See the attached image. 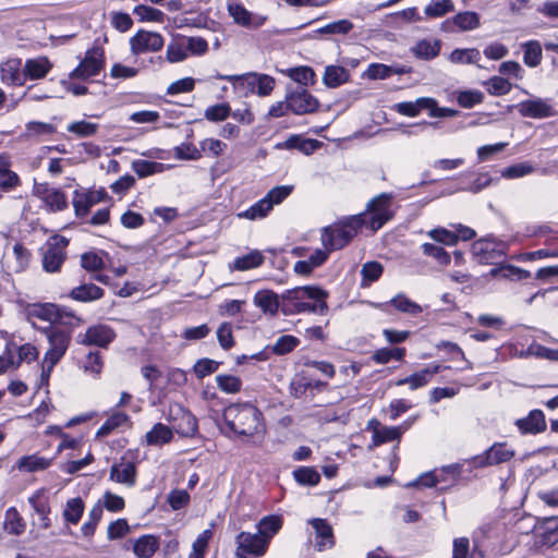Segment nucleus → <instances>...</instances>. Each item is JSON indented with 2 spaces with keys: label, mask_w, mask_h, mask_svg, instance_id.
Wrapping results in <instances>:
<instances>
[{
  "label": "nucleus",
  "mask_w": 558,
  "mask_h": 558,
  "mask_svg": "<svg viewBox=\"0 0 558 558\" xmlns=\"http://www.w3.org/2000/svg\"><path fill=\"white\" fill-rule=\"evenodd\" d=\"M223 420L230 429L245 442L259 446L266 435L263 413L251 403H234L223 411Z\"/></svg>",
  "instance_id": "f257e3e1"
},
{
  "label": "nucleus",
  "mask_w": 558,
  "mask_h": 558,
  "mask_svg": "<svg viewBox=\"0 0 558 558\" xmlns=\"http://www.w3.org/2000/svg\"><path fill=\"white\" fill-rule=\"evenodd\" d=\"M327 296L328 293L317 287H296L281 294V312L287 316L304 312L325 315L328 312Z\"/></svg>",
  "instance_id": "f03ea898"
},
{
  "label": "nucleus",
  "mask_w": 558,
  "mask_h": 558,
  "mask_svg": "<svg viewBox=\"0 0 558 558\" xmlns=\"http://www.w3.org/2000/svg\"><path fill=\"white\" fill-rule=\"evenodd\" d=\"M362 216H353L343 222L325 227L322 230V244L327 252L341 250L357 234L362 228Z\"/></svg>",
  "instance_id": "7ed1b4c3"
},
{
  "label": "nucleus",
  "mask_w": 558,
  "mask_h": 558,
  "mask_svg": "<svg viewBox=\"0 0 558 558\" xmlns=\"http://www.w3.org/2000/svg\"><path fill=\"white\" fill-rule=\"evenodd\" d=\"M392 195L389 193H381L376 197L372 198L367 204V214H362V219L372 229L377 231L383 228L393 217V210L391 209Z\"/></svg>",
  "instance_id": "20e7f679"
},
{
  "label": "nucleus",
  "mask_w": 558,
  "mask_h": 558,
  "mask_svg": "<svg viewBox=\"0 0 558 558\" xmlns=\"http://www.w3.org/2000/svg\"><path fill=\"white\" fill-rule=\"evenodd\" d=\"M69 240L65 236L56 234L50 236L41 246V264L46 272H59L66 259V247Z\"/></svg>",
  "instance_id": "39448f33"
},
{
  "label": "nucleus",
  "mask_w": 558,
  "mask_h": 558,
  "mask_svg": "<svg viewBox=\"0 0 558 558\" xmlns=\"http://www.w3.org/2000/svg\"><path fill=\"white\" fill-rule=\"evenodd\" d=\"M508 245L494 238H485L472 244V254L481 264L497 265L506 256Z\"/></svg>",
  "instance_id": "423d86ee"
},
{
  "label": "nucleus",
  "mask_w": 558,
  "mask_h": 558,
  "mask_svg": "<svg viewBox=\"0 0 558 558\" xmlns=\"http://www.w3.org/2000/svg\"><path fill=\"white\" fill-rule=\"evenodd\" d=\"M235 558H260L269 547V544L257 532H240L235 536Z\"/></svg>",
  "instance_id": "0eeeda50"
},
{
  "label": "nucleus",
  "mask_w": 558,
  "mask_h": 558,
  "mask_svg": "<svg viewBox=\"0 0 558 558\" xmlns=\"http://www.w3.org/2000/svg\"><path fill=\"white\" fill-rule=\"evenodd\" d=\"M515 454L513 448L507 442H495L483 453L473 457L470 463L474 468L498 465L510 461Z\"/></svg>",
  "instance_id": "6e6552de"
},
{
  "label": "nucleus",
  "mask_w": 558,
  "mask_h": 558,
  "mask_svg": "<svg viewBox=\"0 0 558 558\" xmlns=\"http://www.w3.org/2000/svg\"><path fill=\"white\" fill-rule=\"evenodd\" d=\"M227 11L234 24L248 29H257L268 20L265 14L247 10L239 0H227Z\"/></svg>",
  "instance_id": "1a4fd4ad"
},
{
  "label": "nucleus",
  "mask_w": 558,
  "mask_h": 558,
  "mask_svg": "<svg viewBox=\"0 0 558 558\" xmlns=\"http://www.w3.org/2000/svg\"><path fill=\"white\" fill-rule=\"evenodd\" d=\"M105 65L104 50L93 47L85 52L80 64L70 73L71 78L87 80L100 73Z\"/></svg>",
  "instance_id": "9d476101"
},
{
  "label": "nucleus",
  "mask_w": 558,
  "mask_h": 558,
  "mask_svg": "<svg viewBox=\"0 0 558 558\" xmlns=\"http://www.w3.org/2000/svg\"><path fill=\"white\" fill-rule=\"evenodd\" d=\"M169 421L180 436L192 437L197 432L196 417L181 404H172L169 408Z\"/></svg>",
  "instance_id": "9b49d317"
},
{
  "label": "nucleus",
  "mask_w": 558,
  "mask_h": 558,
  "mask_svg": "<svg viewBox=\"0 0 558 558\" xmlns=\"http://www.w3.org/2000/svg\"><path fill=\"white\" fill-rule=\"evenodd\" d=\"M44 331L49 343V349L46 351L44 356L46 360H51V362H60L69 349L71 342L70 332L51 326L45 328Z\"/></svg>",
  "instance_id": "f8f14e48"
},
{
  "label": "nucleus",
  "mask_w": 558,
  "mask_h": 558,
  "mask_svg": "<svg viewBox=\"0 0 558 558\" xmlns=\"http://www.w3.org/2000/svg\"><path fill=\"white\" fill-rule=\"evenodd\" d=\"M517 109L523 118L546 119L556 116V110L550 100L539 97L520 101Z\"/></svg>",
  "instance_id": "ddd939ff"
},
{
  "label": "nucleus",
  "mask_w": 558,
  "mask_h": 558,
  "mask_svg": "<svg viewBox=\"0 0 558 558\" xmlns=\"http://www.w3.org/2000/svg\"><path fill=\"white\" fill-rule=\"evenodd\" d=\"M163 44V37L156 32L138 31L130 38L131 52L135 56L159 51Z\"/></svg>",
  "instance_id": "4468645a"
},
{
  "label": "nucleus",
  "mask_w": 558,
  "mask_h": 558,
  "mask_svg": "<svg viewBox=\"0 0 558 558\" xmlns=\"http://www.w3.org/2000/svg\"><path fill=\"white\" fill-rule=\"evenodd\" d=\"M291 111L295 114H307L318 108V100L303 86H296L287 93Z\"/></svg>",
  "instance_id": "2eb2a0df"
},
{
  "label": "nucleus",
  "mask_w": 558,
  "mask_h": 558,
  "mask_svg": "<svg viewBox=\"0 0 558 558\" xmlns=\"http://www.w3.org/2000/svg\"><path fill=\"white\" fill-rule=\"evenodd\" d=\"M116 331L111 327L98 324L88 327L85 333H80L77 342L84 345L107 348L116 339Z\"/></svg>",
  "instance_id": "dca6fc26"
},
{
  "label": "nucleus",
  "mask_w": 558,
  "mask_h": 558,
  "mask_svg": "<svg viewBox=\"0 0 558 558\" xmlns=\"http://www.w3.org/2000/svg\"><path fill=\"white\" fill-rule=\"evenodd\" d=\"M136 475V463L126 457H122L119 462L113 463L110 468V480L128 487L135 485Z\"/></svg>",
  "instance_id": "f3484780"
},
{
  "label": "nucleus",
  "mask_w": 558,
  "mask_h": 558,
  "mask_svg": "<svg viewBox=\"0 0 558 558\" xmlns=\"http://www.w3.org/2000/svg\"><path fill=\"white\" fill-rule=\"evenodd\" d=\"M445 368H449V366H441L439 364H430V365L426 366L425 368H423L418 372H415L414 374H412L408 377L398 379L395 383V385L396 386L409 385L411 390H416L418 388L426 386L434 375H436L437 373H439L441 369H445Z\"/></svg>",
  "instance_id": "a211bd4d"
},
{
  "label": "nucleus",
  "mask_w": 558,
  "mask_h": 558,
  "mask_svg": "<svg viewBox=\"0 0 558 558\" xmlns=\"http://www.w3.org/2000/svg\"><path fill=\"white\" fill-rule=\"evenodd\" d=\"M275 87V78L260 73H247L245 90L243 96L248 93L257 94L260 97L269 96Z\"/></svg>",
  "instance_id": "6ab92c4d"
},
{
  "label": "nucleus",
  "mask_w": 558,
  "mask_h": 558,
  "mask_svg": "<svg viewBox=\"0 0 558 558\" xmlns=\"http://www.w3.org/2000/svg\"><path fill=\"white\" fill-rule=\"evenodd\" d=\"M28 502L38 515L39 526L44 530L48 529L51 522L49 519L50 506L47 490L45 488L36 490L28 497Z\"/></svg>",
  "instance_id": "aec40b11"
},
{
  "label": "nucleus",
  "mask_w": 558,
  "mask_h": 558,
  "mask_svg": "<svg viewBox=\"0 0 558 558\" xmlns=\"http://www.w3.org/2000/svg\"><path fill=\"white\" fill-rule=\"evenodd\" d=\"M36 193L51 211H61L68 207V198L59 189L40 185Z\"/></svg>",
  "instance_id": "412c9836"
},
{
  "label": "nucleus",
  "mask_w": 558,
  "mask_h": 558,
  "mask_svg": "<svg viewBox=\"0 0 558 558\" xmlns=\"http://www.w3.org/2000/svg\"><path fill=\"white\" fill-rule=\"evenodd\" d=\"M0 77L7 85H24L25 75L21 59H10L3 62L0 66Z\"/></svg>",
  "instance_id": "4be33fe9"
},
{
  "label": "nucleus",
  "mask_w": 558,
  "mask_h": 558,
  "mask_svg": "<svg viewBox=\"0 0 558 558\" xmlns=\"http://www.w3.org/2000/svg\"><path fill=\"white\" fill-rule=\"evenodd\" d=\"M310 524L314 529L315 544L314 546L319 550H325L333 546L332 527L324 519H312Z\"/></svg>",
  "instance_id": "5701e85b"
},
{
  "label": "nucleus",
  "mask_w": 558,
  "mask_h": 558,
  "mask_svg": "<svg viewBox=\"0 0 558 558\" xmlns=\"http://www.w3.org/2000/svg\"><path fill=\"white\" fill-rule=\"evenodd\" d=\"M59 305L53 303H35L26 307V316L29 322L34 318L56 324L58 320Z\"/></svg>",
  "instance_id": "b1692460"
},
{
  "label": "nucleus",
  "mask_w": 558,
  "mask_h": 558,
  "mask_svg": "<svg viewBox=\"0 0 558 558\" xmlns=\"http://www.w3.org/2000/svg\"><path fill=\"white\" fill-rule=\"evenodd\" d=\"M253 302L265 314L276 315L281 310V296L271 290H259L255 293Z\"/></svg>",
  "instance_id": "393cba45"
},
{
  "label": "nucleus",
  "mask_w": 558,
  "mask_h": 558,
  "mask_svg": "<svg viewBox=\"0 0 558 558\" xmlns=\"http://www.w3.org/2000/svg\"><path fill=\"white\" fill-rule=\"evenodd\" d=\"M52 69V63L46 57L27 59L24 64L25 81L44 78Z\"/></svg>",
  "instance_id": "a878e982"
},
{
  "label": "nucleus",
  "mask_w": 558,
  "mask_h": 558,
  "mask_svg": "<svg viewBox=\"0 0 558 558\" xmlns=\"http://www.w3.org/2000/svg\"><path fill=\"white\" fill-rule=\"evenodd\" d=\"M172 438V428L162 423H156L153 428L146 433L145 442L147 446L160 447L169 444Z\"/></svg>",
  "instance_id": "bb28decb"
},
{
  "label": "nucleus",
  "mask_w": 558,
  "mask_h": 558,
  "mask_svg": "<svg viewBox=\"0 0 558 558\" xmlns=\"http://www.w3.org/2000/svg\"><path fill=\"white\" fill-rule=\"evenodd\" d=\"M158 548V537L150 534L138 537L133 544V553L137 558H151Z\"/></svg>",
  "instance_id": "cd10ccee"
},
{
  "label": "nucleus",
  "mask_w": 558,
  "mask_h": 558,
  "mask_svg": "<svg viewBox=\"0 0 558 558\" xmlns=\"http://www.w3.org/2000/svg\"><path fill=\"white\" fill-rule=\"evenodd\" d=\"M282 524V517L276 514L266 515L257 523V533L270 544L271 538L281 530Z\"/></svg>",
  "instance_id": "c85d7f7f"
},
{
  "label": "nucleus",
  "mask_w": 558,
  "mask_h": 558,
  "mask_svg": "<svg viewBox=\"0 0 558 558\" xmlns=\"http://www.w3.org/2000/svg\"><path fill=\"white\" fill-rule=\"evenodd\" d=\"M517 426L522 433L537 434L546 427L544 413L541 410H534L527 417L518 420Z\"/></svg>",
  "instance_id": "c756f323"
},
{
  "label": "nucleus",
  "mask_w": 558,
  "mask_h": 558,
  "mask_svg": "<svg viewBox=\"0 0 558 558\" xmlns=\"http://www.w3.org/2000/svg\"><path fill=\"white\" fill-rule=\"evenodd\" d=\"M70 296L78 302H92L104 296V290L94 283H84L72 289Z\"/></svg>",
  "instance_id": "7c9ffc66"
},
{
  "label": "nucleus",
  "mask_w": 558,
  "mask_h": 558,
  "mask_svg": "<svg viewBox=\"0 0 558 558\" xmlns=\"http://www.w3.org/2000/svg\"><path fill=\"white\" fill-rule=\"evenodd\" d=\"M189 56L190 54L185 46L184 36L177 35L167 47V61L170 63H178L184 61Z\"/></svg>",
  "instance_id": "2f4dec72"
},
{
  "label": "nucleus",
  "mask_w": 558,
  "mask_h": 558,
  "mask_svg": "<svg viewBox=\"0 0 558 558\" xmlns=\"http://www.w3.org/2000/svg\"><path fill=\"white\" fill-rule=\"evenodd\" d=\"M349 78V72L343 66L328 65L325 68L323 83L329 88H336L345 83Z\"/></svg>",
  "instance_id": "473e14b6"
},
{
  "label": "nucleus",
  "mask_w": 558,
  "mask_h": 558,
  "mask_svg": "<svg viewBox=\"0 0 558 558\" xmlns=\"http://www.w3.org/2000/svg\"><path fill=\"white\" fill-rule=\"evenodd\" d=\"M53 459H47L38 454L25 456L19 459L17 468L21 471L38 472L48 469Z\"/></svg>",
  "instance_id": "72a5a7b5"
},
{
  "label": "nucleus",
  "mask_w": 558,
  "mask_h": 558,
  "mask_svg": "<svg viewBox=\"0 0 558 558\" xmlns=\"http://www.w3.org/2000/svg\"><path fill=\"white\" fill-rule=\"evenodd\" d=\"M10 158L8 155H0V187L11 190L20 185L19 175L9 169Z\"/></svg>",
  "instance_id": "f704fd0d"
},
{
  "label": "nucleus",
  "mask_w": 558,
  "mask_h": 558,
  "mask_svg": "<svg viewBox=\"0 0 558 558\" xmlns=\"http://www.w3.org/2000/svg\"><path fill=\"white\" fill-rule=\"evenodd\" d=\"M264 255L257 251H251L250 253L236 257L233 262V269L245 271L259 267L264 263Z\"/></svg>",
  "instance_id": "c9c22d12"
},
{
  "label": "nucleus",
  "mask_w": 558,
  "mask_h": 558,
  "mask_svg": "<svg viewBox=\"0 0 558 558\" xmlns=\"http://www.w3.org/2000/svg\"><path fill=\"white\" fill-rule=\"evenodd\" d=\"M130 416L124 412H113L106 422L98 428L96 436L106 437L118 427L128 425Z\"/></svg>",
  "instance_id": "e433bc0d"
},
{
  "label": "nucleus",
  "mask_w": 558,
  "mask_h": 558,
  "mask_svg": "<svg viewBox=\"0 0 558 558\" xmlns=\"http://www.w3.org/2000/svg\"><path fill=\"white\" fill-rule=\"evenodd\" d=\"M489 276L502 279H526L530 277V272L512 265H500L492 268Z\"/></svg>",
  "instance_id": "4c0bfd02"
},
{
  "label": "nucleus",
  "mask_w": 558,
  "mask_h": 558,
  "mask_svg": "<svg viewBox=\"0 0 558 558\" xmlns=\"http://www.w3.org/2000/svg\"><path fill=\"white\" fill-rule=\"evenodd\" d=\"M272 210L268 201L263 197L254 203L250 208L238 214L239 218L257 220L265 218Z\"/></svg>",
  "instance_id": "58836bf2"
},
{
  "label": "nucleus",
  "mask_w": 558,
  "mask_h": 558,
  "mask_svg": "<svg viewBox=\"0 0 558 558\" xmlns=\"http://www.w3.org/2000/svg\"><path fill=\"white\" fill-rule=\"evenodd\" d=\"M384 271V267L379 262L373 260L365 263L361 268V287L365 288L377 281Z\"/></svg>",
  "instance_id": "ea45409f"
},
{
  "label": "nucleus",
  "mask_w": 558,
  "mask_h": 558,
  "mask_svg": "<svg viewBox=\"0 0 558 558\" xmlns=\"http://www.w3.org/2000/svg\"><path fill=\"white\" fill-rule=\"evenodd\" d=\"M451 22L462 32L473 31L480 26V15L471 11L460 12Z\"/></svg>",
  "instance_id": "a19ab883"
},
{
  "label": "nucleus",
  "mask_w": 558,
  "mask_h": 558,
  "mask_svg": "<svg viewBox=\"0 0 558 558\" xmlns=\"http://www.w3.org/2000/svg\"><path fill=\"white\" fill-rule=\"evenodd\" d=\"M4 529L14 535H21L25 531V522L14 507H10L5 511Z\"/></svg>",
  "instance_id": "79ce46f5"
},
{
  "label": "nucleus",
  "mask_w": 558,
  "mask_h": 558,
  "mask_svg": "<svg viewBox=\"0 0 558 558\" xmlns=\"http://www.w3.org/2000/svg\"><path fill=\"white\" fill-rule=\"evenodd\" d=\"M412 50L415 57L429 60L439 54L440 44L438 40L423 39L418 41Z\"/></svg>",
  "instance_id": "37998d69"
},
{
  "label": "nucleus",
  "mask_w": 558,
  "mask_h": 558,
  "mask_svg": "<svg viewBox=\"0 0 558 558\" xmlns=\"http://www.w3.org/2000/svg\"><path fill=\"white\" fill-rule=\"evenodd\" d=\"M84 512V502L80 497L69 499L63 510V518L68 523L77 524Z\"/></svg>",
  "instance_id": "c03bdc74"
},
{
  "label": "nucleus",
  "mask_w": 558,
  "mask_h": 558,
  "mask_svg": "<svg viewBox=\"0 0 558 558\" xmlns=\"http://www.w3.org/2000/svg\"><path fill=\"white\" fill-rule=\"evenodd\" d=\"M401 429L397 426H381L373 432V444L379 446L385 442L400 440Z\"/></svg>",
  "instance_id": "a18cd8bd"
},
{
  "label": "nucleus",
  "mask_w": 558,
  "mask_h": 558,
  "mask_svg": "<svg viewBox=\"0 0 558 558\" xmlns=\"http://www.w3.org/2000/svg\"><path fill=\"white\" fill-rule=\"evenodd\" d=\"M454 11L452 0H432L424 9L426 16L437 19Z\"/></svg>",
  "instance_id": "49530a36"
},
{
  "label": "nucleus",
  "mask_w": 558,
  "mask_h": 558,
  "mask_svg": "<svg viewBox=\"0 0 558 558\" xmlns=\"http://www.w3.org/2000/svg\"><path fill=\"white\" fill-rule=\"evenodd\" d=\"M480 59L481 53L475 48L454 49L449 56L450 62L456 64L477 63Z\"/></svg>",
  "instance_id": "de8ad7c7"
},
{
  "label": "nucleus",
  "mask_w": 558,
  "mask_h": 558,
  "mask_svg": "<svg viewBox=\"0 0 558 558\" xmlns=\"http://www.w3.org/2000/svg\"><path fill=\"white\" fill-rule=\"evenodd\" d=\"M523 61L530 68H535L541 63L542 47L538 41L530 40L523 45Z\"/></svg>",
  "instance_id": "09e8293b"
},
{
  "label": "nucleus",
  "mask_w": 558,
  "mask_h": 558,
  "mask_svg": "<svg viewBox=\"0 0 558 558\" xmlns=\"http://www.w3.org/2000/svg\"><path fill=\"white\" fill-rule=\"evenodd\" d=\"M390 303L400 312L410 314L413 316L420 315L423 308L417 303L410 300L404 294L400 293L391 299Z\"/></svg>",
  "instance_id": "8fccbe9b"
},
{
  "label": "nucleus",
  "mask_w": 558,
  "mask_h": 558,
  "mask_svg": "<svg viewBox=\"0 0 558 558\" xmlns=\"http://www.w3.org/2000/svg\"><path fill=\"white\" fill-rule=\"evenodd\" d=\"M105 252H87L81 256V265L87 271H98L105 268Z\"/></svg>",
  "instance_id": "3c124183"
},
{
  "label": "nucleus",
  "mask_w": 558,
  "mask_h": 558,
  "mask_svg": "<svg viewBox=\"0 0 558 558\" xmlns=\"http://www.w3.org/2000/svg\"><path fill=\"white\" fill-rule=\"evenodd\" d=\"M133 13L138 17L141 22H163L165 14L162 11L148 7L145 4H138L133 9Z\"/></svg>",
  "instance_id": "603ef678"
},
{
  "label": "nucleus",
  "mask_w": 558,
  "mask_h": 558,
  "mask_svg": "<svg viewBox=\"0 0 558 558\" xmlns=\"http://www.w3.org/2000/svg\"><path fill=\"white\" fill-rule=\"evenodd\" d=\"M12 351L13 353H17V359L14 357V369L17 368L21 365V363H31L35 361L38 356V351L36 347L31 343H25L20 347H16L13 343Z\"/></svg>",
  "instance_id": "864d4df0"
},
{
  "label": "nucleus",
  "mask_w": 558,
  "mask_h": 558,
  "mask_svg": "<svg viewBox=\"0 0 558 558\" xmlns=\"http://www.w3.org/2000/svg\"><path fill=\"white\" fill-rule=\"evenodd\" d=\"M404 356V348H381L374 352L373 360L377 364H387L390 360L401 361Z\"/></svg>",
  "instance_id": "5fc2aeb1"
},
{
  "label": "nucleus",
  "mask_w": 558,
  "mask_h": 558,
  "mask_svg": "<svg viewBox=\"0 0 558 558\" xmlns=\"http://www.w3.org/2000/svg\"><path fill=\"white\" fill-rule=\"evenodd\" d=\"M211 537L213 531L210 529L204 530L192 544V551L190 553L189 558H205Z\"/></svg>",
  "instance_id": "6e6d98bb"
},
{
  "label": "nucleus",
  "mask_w": 558,
  "mask_h": 558,
  "mask_svg": "<svg viewBox=\"0 0 558 558\" xmlns=\"http://www.w3.org/2000/svg\"><path fill=\"white\" fill-rule=\"evenodd\" d=\"M132 169L140 178H145L161 172L163 165L156 161L138 159L132 162Z\"/></svg>",
  "instance_id": "4d7b16f0"
},
{
  "label": "nucleus",
  "mask_w": 558,
  "mask_h": 558,
  "mask_svg": "<svg viewBox=\"0 0 558 558\" xmlns=\"http://www.w3.org/2000/svg\"><path fill=\"white\" fill-rule=\"evenodd\" d=\"M102 360L99 352H89L82 362L85 374L97 377L102 369Z\"/></svg>",
  "instance_id": "13d9d810"
},
{
  "label": "nucleus",
  "mask_w": 558,
  "mask_h": 558,
  "mask_svg": "<svg viewBox=\"0 0 558 558\" xmlns=\"http://www.w3.org/2000/svg\"><path fill=\"white\" fill-rule=\"evenodd\" d=\"M295 481L301 485H317L320 481L319 473L310 466H301L293 472Z\"/></svg>",
  "instance_id": "bf43d9fd"
},
{
  "label": "nucleus",
  "mask_w": 558,
  "mask_h": 558,
  "mask_svg": "<svg viewBox=\"0 0 558 558\" xmlns=\"http://www.w3.org/2000/svg\"><path fill=\"white\" fill-rule=\"evenodd\" d=\"M231 114V107L227 102L209 106L205 109L204 117L210 122L225 121Z\"/></svg>",
  "instance_id": "052dcab7"
},
{
  "label": "nucleus",
  "mask_w": 558,
  "mask_h": 558,
  "mask_svg": "<svg viewBox=\"0 0 558 558\" xmlns=\"http://www.w3.org/2000/svg\"><path fill=\"white\" fill-rule=\"evenodd\" d=\"M102 517V506L97 502L88 513V520L82 525V534L86 537L92 536L95 533L96 526Z\"/></svg>",
  "instance_id": "680f3d73"
},
{
  "label": "nucleus",
  "mask_w": 558,
  "mask_h": 558,
  "mask_svg": "<svg viewBox=\"0 0 558 558\" xmlns=\"http://www.w3.org/2000/svg\"><path fill=\"white\" fill-rule=\"evenodd\" d=\"M288 76L304 87L314 82L315 72L310 66H298L289 69Z\"/></svg>",
  "instance_id": "e2e57ef3"
},
{
  "label": "nucleus",
  "mask_w": 558,
  "mask_h": 558,
  "mask_svg": "<svg viewBox=\"0 0 558 558\" xmlns=\"http://www.w3.org/2000/svg\"><path fill=\"white\" fill-rule=\"evenodd\" d=\"M94 204L95 202L90 195L78 191L74 192L73 207L77 217L86 216Z\"/></svg>",
  "instance_id": "0e129e2a"
},
{
  "label": "nucleus",
  "mask_w": 558,
  "mask_h": 558,
  "mask_svg": "<svg viewBox=\"0 0 558 558\" xmlns=\"http://www.w3.org/2000/svg\"><path fill=\"white\" fill-rule=\"evenodd\" d=\"M56 132L54 125L46 122L31 121L26 124L25 136L28 138L50 135Z\"/></svg>",
  "instance_id": "69168bd1"
},
{
  "label": "nucleus",
  "mask_w": 558,
  "mask_h": 558,
  "mask_svg": "<svg viewBox=\"0 0 558 558\" xmlns=\"http://www.w3.org/2000/svg\"><path fill=\"white\" fill-rule=\"evenodd\" d=\"M98 128L99 126L97 123H92V122L82 120V121H75V122L70 123L66 126V130L70 133H73L78 137H87V136H92V135L96 134L98 131Z\"/></svg>",
  "instance_id": "338daca9"
},
{
  "label": "nucleus",
  "mask_w": 558,
  "mask_h": 558,
  "mask_svg": "<svg viewBox=\"0 0 558 558\" xmlns=\"http://www.w3.org/2000/svg\"><path fill=\"white\" fill-rule=\"evenodd\" d=\"M216 383L218 388L226 393H236L242 387L241 379L233 375H218Z\"/></svg>",
  "instance_id": "774afa93"
}]
</instances>
